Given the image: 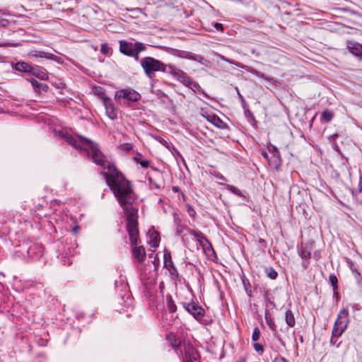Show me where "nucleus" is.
<instances>
[{"label":"nucleus","instance_id":"f257e3e1","mask_svg":"<svg viewBox=\"0 0 362 362\" xmlns=\"http://www.w3.org/2000/svg\"><path fill=\"white\" fill-rule=\"evenodd\" d=\"M107 169L108 172L103 173L106 184L123 209L130 245L136 244L139 240L138 209L133 206L135 197L131 182L113 165H110Z\"/></svg>","mask_w":362,"mask_h":362},{"label":"nucleus","instance_id":"f03ea898","mask_svg":"<svg viewBox=\"0 0 362 362\" xmlns=\"http://www.w3.org/2000/svg\"><path fill=\"white\" fill-rule=\"evenodd\" d=\"M81 141L83 144H86V148H84V150L88 151V154L90 155L91 158L93 159V162L100 166L104 167L105 169L107 170V171H103L102 174L103 176L104 173L108 172L107 167L110 165H113L115 168L120 172L113 163H108L107 165H105V160L103 153L101 152V151L98 148L97 145L93 143L90 139L85 138V137H81ZM105 178V177H104Z\"/></svg>","mask_w":362,"mask_h":362},{"label":"nucleus","instance_id":"7ed1b4c3","mask_svg":"<svg viewBox=\"0 0 362 362\" xmlns=\"http://www.w3.org/2000/svg\"><path fill=\"white\" fill-rule=\"evenodd\" d=\"M140 64L145 74L149 78H153L156 71H162L164 73L166 71L165 67L167 64L151 57L142 58L140 60Z\"/></svg>","mask_w":362,"mask_h":362},{"label":"nucleus","instance_id":"20e7f679","mask_svg":"<svg viewBox=\"0 0 362 362\" xmlns=\"http://www.w3.org/2000/svg\"><path fill=\"white\" fill-rule=\"evenodd\" d=\"M141 98V95L137 91L131 88L119 90L115 94V100L119 104L128 107L132 103L139 101Z\"/></svg>","mask_w":362,"mask_h":362},{"label":"nucleus","instance_id":"39448f33","mask_svg":"<svg viewBox=\"0 0 362 362\" xmlns=\"http://www.w3.org/2000/svg\"><path fill=\"white\" fill-rule=\"evenodd\" d=\"M177 354L182 362H201L198 351L188 340L182 341V346Z\"/></svg>","mask_w":362,"mask_h":362},{"label":"nucleus","instance_id":"423d86ee","mask_svg":"<svg viewBox=\"0 0 362 362\" xmlns=\"http://www.w3.org/2000/svg\"><path fill=\"white\" fill-rule=\"evenodd\" d=\"M349 323V310L347 309H341L337 315V318L334 324L332 333L334 336H341L346 329Z\"/></svg>","mask_w":362,"mask_h":362},{"label":"nucleus","instance_id":"0eeeda50","mask_svg":"<svg viewBox=\"0 0 362 362\" xmlns=\"http://www.w3.org/2000/svg\"><path fill=\"white\" fill-rule=\"evenodd\" d=\"M263 156L267 159L268 164L271 168H274L275 170L279 169L282 163V160L279 151L275 146L269 149L268 152H264Z\"/></svg>","mask_w":362,"mask_h":362},{"label":"nucleus","instance_id":"6e6552de","mask_svg":"<svg viewBox=\"0 0 362 362\" xmlns=\"http://www.w3.org/2000/svg\"><path fill=\"white\" fill-rule=\"evenodd\" d=\"M183 308L190 315H192L197 320L200 321L202 320L205 314L204 309L199 305L198 303H181Z\"/></svg>","mask_w":362,"mask_h":362},{"label":"nucleus","instance_id":"1a4fd4ad","mask_svg":"<svg viewBox=\"0 0 362 362\" xmlns=\"http://www.w3.org/2000/svg\"><path fill=\"white\" fill-rule=\"evenodd\" d=\"M312 249L313 244L309 242L302 243L300 246L298 247V253L303 259L302 267L304 269H307L309 267Z\"/></svg>","mask_w":362,"mask_h":362},{"label":"nucleus","instance_id":"9d476101","mask_svg":"<svg viewBox=\"0 0 362 362\" xmlns=\"http://www.w3.org/2000/svg\"><path fill=\"white\" fill-rule=\"evenodd\" d=\"M119 52L127 57L132 55V53L138 49L140 46H141L144 43L141 42H132L127 41L125 40H121L119 41Z\"/></svg>","mask_w":362,"mask_h":362},{"label":"nucleus","instance_id":"9b49d317","mask_svg":"<svg viewBox=\"0 0 362 362\" xmlns=\"http://www.w3.org/2000/svg\"><path fill=\"white\" fill-rule=\"evenodd\" d=\"M165 70L166 71L165 73L170 74L177 81H180L183 85L185 82H187V80L189 77L183 70L171 64L166 65Z\"/></svg>","mask_w":362,"mask_h":362},{"label":"nucleus","instance_id":"f8f14e48","mask_svg":"<svg viewBox=\"0 0 362 362\" xmlns=\"http://www.w3.org/2000/svg\"><path fill=\"white\" fill-rule=\"evenodd\" d=\"M164 259V268L168 270L171 278L174 280H177L179 278V272L174 265L172 259L170 252L165 250L163 255Z\"/></svg>","mask_w":362,"mask_h":362},{"label":"nucleus","instance_id":"ddd939ff","mask_svg":"<svg viewBox=\"0 0 362 362\" xmlns=\"http://www.w3.org/2000/svg\"><path fill=\"white\" fill-rule=\"evenodd\" d=\"M172 54L180 58L191 59L193 61H197L200 63H202L204 60V57L200 55L194 54L190 52L179 50V49H173Z\"/></svg>","mask_w":362,"mask_h":362},{"label":"nucleus","instance_id":"4468645a","mask_svg":"<svg viewBox=\"0 0 362 362\" xmlns=\"http://www.w3.org/2000/svg\"><path fill=\"white\" fill-rule=\"evenodd\" d=\"M103 103L105 107L106 113L108 117L111 119H115L117 118V110L115 107V105L110 98L108 97H103Z\"/></svg>","mask_w":362,"mask_h":362},{"label":"nucleus","instance_id":"2eb2a0df","mask_svg":"<svg viewBox=\"0 0 362 362\" xmlns=\"http://www.w3.org/2000/svg\"><path fill=\"white\" fill-rule=\"evenodd\" d=\"M132 247V255L134 259L139 262L142 263L146 259V250L141 246L139 245V242L136 244L130 245Z\"/></svg>","mask_w":362,"mask_h":362},{"label":"nucleus","instance_id":"dca6fc26","mask_svg":"<svg viewBox=\"0 0 362 362\" xmlns=\"http://www.w3.org/2000/svg\"><path fill=\"white\" fill-rule=\"evenodd\" d=\"M165 339L170 343L172 349L177 354L182 346V341L180 339L175 333L170 332L166 335Z\"/></svg>","mask_w":362,"mask_h":362},{"label":"nucleus","instance_id":"f3484780","mask_svg":"<svg viewBox=\"0 0 362 362\" xmlns=\"http://www.w3.org/2000/svg\"><path fill=\"white\" fill-rule=\"evenodd\" d=\"M28 57L30 59H36V58H45L47 59H52L54 61H58L59 57L54 55L52 53L45 52L42 51L38 50H31L28 53Z\"/></svg>","mask_w":362,"mask_h":362},{"label":"nucleus","instance_id":"a211bd4d","mask_svg":"<svg viewBox=\"0 0 362 362\" xmlns=\"http://www.w3.org/2000/svg\"><path fill=\"white\" fill-rule=\"evenodd\" d=\"M346 47L349 50V52L359 57L362 58V45L356 41L349 40L346 43Z\"/></svg>","mask_w":362,"mask_h":362},{"label":"nucleus","instance_id":"6ab92c4d","mask_svg":"<svg viewBox=\"0 0 362 362\" xmlns=\"http://www.w3.org/2000/svg\"><path fill=\"white\" fill-rule=\"evenodd\" d=\"M29 74H31L40 80H47L48 78L47 74L37 65L32 66Z\"/></svg>","mask_w":362,"mask_h":362},{"label":"nucleus","instance_id":"aec40b11","mask_svg":"<svg viewBox=\"0 0 362 362\" xmlns=\"http://www.w3.org/2000/svg\"><path fill=\"white\" fill-rule=\"evenodd\" d=\"M148 235H149V241L148 244L151 247L156 248L159 245V243L160 240V235L158 232L156 230H149L148 231Z\"/></svg>","mask_w":362,"mask_h":362},{"label":"nucleus","instance_id":"412c9836","mask_svg":"<svg viewBox=\"0 0 362 362\" xmlns=\"http://www.w3.org/2000/svg\"><path fill=\"white\" fill-rule=\"evenodd\" d=\"M32 66L33 65H31L30 64L26 63L25 62H18L17 63L14 64L12 66L15 70L18 71L29 74Z\"/></svg>","mask_w":362,"mask_h":362},{"label":"nucleus","instance_id":"4be33fe9","mask_svg":"<svg viewBox=\"0 0 362 362\" xmlns=\"http://www.w3.org/2000/svg\"><path fill=\"white\" fill-rule=\"evenodd\" d=\"M189 233L197 239V240L202 247H204L205 245L204 243H206V244L211 246L208 239L204 236V235L202 232L199 230H190Z\"/></svg>","mask_w":362,"mask_h":362},{"label":"nucleus","instance_id":"5701e85b","mask_svg":"<svg viewBox=\"0 0 362 362\" xmlns=\"http://www.w3.org/2000/svg\"><path fill=\"white\" fill-rule=\"evenodd\" d=\"M81 137H82V136H80L78 139H77L70 136L66 138V141L69 144L74 146L75 148L81 149L83 148V146H85L86 147V144H83L81 141Z\"/></svg>","mask_w":362,"mask_h":362},{"label":"nucleus","instance_id":"b1692460","mask_svg":"<svg viewBox=\"0 0 362 362\" xmlns=\"http://www.w3.org/2000/svg\"><path fill=\"white\" fill-rule=\"evenodd\" d=\"M329 283L332 285L333 289V293L338 298V279L335 274H331L329 276Z\"/></svg>","mask_w":362,"mask_h":362},{"label":"nucleus","instance_id":"393cba45","mask_svg":"<svg viewBox=\"0 0 362 362\" xmlns=\"http://www.w3.org/2000/svg\"><path fill=\"white\" fill-rule=\"evenodd\" d=\"M285 321L287 325L290 327H293L296 325V320L293 312L291 310H288L286 312L285 314Z\"/></svg>","mask_w":362,"mask_h":362},{"label":"nucleus","instance_id":"a878e982","mask_svg":"<svg viewBox=\"0 0 362 362\" xmlns=\"http://www.w3.org/2000/svg\"><path fill=\"white\" fill-rule=\"evenodd\" d=\"M187 81V82H185L184 86L190 88L194 92L200 91L201 87L197 81H193L190 77L188 78Z\"/></svg>","mask_w":362,"mask_h":362},{"label":"nucleus","instance_id":"bb28decb","mask_svg":"<svg viewBox=\"0 0 362 362\" xmlns=\"http://www.w3.org/2000/svg\"><path fill=\"white\" fill-rule=\"evenodd\" d=\"M334 113L332 110H325L321 114V120L324 122L328 123L334 118Z\"/></svg>","mask_w":362,"mask_h":362},{"label":"nucleus","instance_id":"cd10ccee","mask_svg":"<svg viewBox=\"0 0 362 362\" xmlns=\"http://www.w3.org/2000/svg\"><path fill=\"white\" fill-rule=\"evenodd\" d=\"M167 306L170 313H174L177 310V306L171 296H168L166 298Z\"/></svg>","mask_w":362,"mask_h":362},{"label":"nucleus","instance_id":"c85d7f7f","mask_svg":"<svg viewBox=\"0 0 362 362\" xmlns=\"http://www.w3.org/2000/svg\"><path fill=\"white\" fill-rule=\"evenodd\" d=\"M212 123L220 129H226L228 127L226 123L223 122L218 116L214 115L212 117Z\"/></svg>","mask_w":362,"mask_h":362},{"label":"nucleus","instance_id":"c756f323","mask_svg":"<svg viewBox=\"0 0 362 362\" xmlns=\"http://www.w3.org/2000/svg\"><path fill=\"white\" fill-rule=\"evenodd\" d=\"M265 320H266L267 324L268 327H269V329L273 332H276V327L275 322L273 320V319L272 318V317L269 316L267 313H265Z\"/></svg>","mask_w":362,"mask_h":362},{"label":"nucleus","instance_id":"7c9ffc66","mask_svg":"<svg viewBox=\"0 0 362 362\" xmlns=\"http://www.w3.org/2000/svg\"><path fill=\"white\" fill-rule=\"evenodd\" d=\"M266 275L268 278L271 279H276L278 276L277 272L272 267H266L264 269Z\"/></svg>","mask_w":362,"mask_h":362},{"label":"nucleus","instance_id":"2f4dec72","mask_svg":"<svg viewBox=\"0 0 362 362\" xmlns=\"http://www.w3.org/2000/svg\"><path fill=\"white\" fill-rule=\"evenodd\" d=\"M146 49V46L143 44L141 46H140L138 49L134 50V52L132 53V55H130V57H133L135 61L138 62L139 60V54L141 52H144Z\"/></svg>","mask_w":362,"mask_h":362},{"label":"nucleus","instance_id":"473e14b6","mask_svg":"<svg viewBox=\"0 0 362 362\" xmlns=\"http://www.w3.org/2000/svg\"><path fill=\"white\" fill-rule=\"evenodd\" d=\"M112 52V48L108 45L107 43H103L100 47V52L105 56L111 55Z\"/></svg>","mask_w":362,"mask_h":362},{"label":"nucleus","instance_id":"72a5a7b5","mask_svg":"<svg viewBox=\"0 0 362 362\" xmlns=\"http://www.w3.org/2000/svg\"><path fill=\"white\" fill-rule=\"evenodd\" d=\"M245 116L247 119L248 122H250L253 126H256L257 121L255 117L249 109L245 110Z\"/></svg>","mask_w":362,"mask_h":362},{"label":"nucleus","instance_id":"f704fd0d","mask_svg":"<svg viewBox=\"0 0 362 362\" xmlns=\"http://www.w3.org/2000/svg\"><path fill=\"white\" fill-rule=\"evenodd\" d=\"M243 284L244 288L245 290V292L247 293L248 296L251 297L252 293V290H251V284H250L249 280L247 279H245V278L243 279Z\"/></svg>","mask_w":362,"mask_h":362},{"label":"nucleus","instance_id":"c9c22d12","mask_svg":"<svg viewBox=\"0 0 362 362\" xmlns=\"http://www.w3.org/2000/svg\"><path fill=\"white\" fill-rule=\"evenodd\" d=\"M133 160L136 163H139L142 168H147L149 166L150 161L148 160H141V158H138V156H134L133 158Z\"/></svg>","mask_w":362,"mask_h":362},{"label":"nucleus","instance_id":"e433bc0d","mask_svg":"<svg viewBox=\"0 0 362 362\" xmlns=\"http://www.w3.org/2000/svg\"><path fill=\"white\" fill-rule=\"evenodd\" d=\"M261 332L258 327H255L252 334V340L253 341H257L260 338Z\"/></svg>","mask_w":362,"mask_h":362},{"label":"nucleus","instance_id":"4c0bfd02","mask_svg":"<svg viewBox=\"0 0 362 362\" xmlns=\"http://www.w3.org/2000/svg\"><path fill=\"white\" fill-rule=\"evenodd\" d=\"M119 148L124 151H129L133 148V144L131 143H124L120 145Z\"/></svg>","mask_w":362,"mask_h":362},{"label":"nucleus","instance_id":"58836bf2","mask_svg":"<svg viewBox=\"0 0 362 362\" xmlns=\"http://www.w3.org/2000/svg\"><path fill=\"white\" fill-rule=\"evenodd\" d=\"M227 188L233 194L238 195V196H242V193H241L240 190L239 189H238L237 187H235L233 185H228Z\"/></svg>","mask_w":362,"mask_h":362},{"label":"nucleus","instance_id":"ea45409f","mask_svg":"<svg viewBox=\"0 0 362 362\" xmlns=\"http://www.w3.org/2000/svg\"><path fill=\"white\" fill-rule=\"evenodd\" d=\"M187 211L190 217H194L196 214V211L194 208L190 204L186 205Z\"/></svg>","mask_w":362,"mask_h":362},{"label":"nucleus","instance_id":"a19ab883","mask_svg":"<svg viewBox=\"0 0 362 362\" xmlns=\"http://www.w3.org/2000/svg\"><path fill=\"white\" fill-rule=\"evenodd\" d=\"M253 347L254 349L259 354H262L264 352V347L261 344L255 343L254 344Z\"/></svg>","mask_w":362,"mask_h":362},{"label":"nucleus","instance_id":"79ce46f5","mask_svg":"<svg viewBox=\"0 0 362 362\" xmlns=\"http://www.w3.org/2000/svg\"><path fill=\"white\" fill-rule=\"evenodd\" d=\"M340 336H334L333 333L332 332V337L330 339V344L332 345H336L337 347H338L340 344V343H337V338H339Z\"/></svg>","mask_w":362,"mask_h":362},{"label":"nucleus","instance_id":"37998d69","mask_svg":"<svg viewBox=\"0 0 362 362\" xmlns=\"http://www.w3.org/2000/svg\"><path fill=\"white\" fill-rule=\"evenodd\" d=\"M30 83L32 84V86L35 88V90L39 89L40 88L41 85H42V83H39L35 79H31L30 80Z\"/></svg>","mask_w":362,"mask_h":362},{"label":"nucleus","instance_id":"c03bdc74","mask_svg":"<svg viewBox=\"0 0 362 362\" xmlns=\"http://www.w3.org/2000/svg\"><path fill=\"white\" fill-rule=\"evenodd\" d=\"M214 28L218 30V31H221V32H223L224 30V27L223 25L221 24V23H214Z\"/></svg>","mask_w":362,"mask_h":362},{"label":"nucleus","instance_id":"a18cd8bd","mask_svg":"<svg viewBox=\"0 0 362 362\" xmlns=\"http://www.w3.org/2000/svg\"><path fill=\"white\" fill-rule=\"evenodd\" d=\"M355 277L357 280L358 284L362 287V276H361V274L358 271H355Z\"/></svg>","mask_w":362,"mask_h":362},{"label":"nucleus","instance_id":"49530a36","mask_svg":"<svg viewBox=\"0 0 362 362\" xmlns=\"http://www.w3.org/2000/svg\"><path fill=\"white\" fill-rule=\"evenodd\" d=\"M9 25V21L0 18V27H6Z\"/></svg>","mask_w":362,"mask_h":362},{"label":"nucleus","instance_id":"de8ad7c7","mask_svg":"<svg viewBox=\"0 0 362 362\" xmlns=\"http://www.w3.org/2000/svg\"><path fill=\"white\" fill-rule=\"evenodd\" d=\"M273 362H288V361L285 358H284L281 356H279L274 358Z\"/></svg>","mask_w":362,"mask_h":362},{"label":"nucleus","instance_id":"09e8293b","mask_svg":"<svg viewBox=\"0 0 362 362\" xmlns=\"http://www.w3.org/2000/svg\"><path fill=\"white\" fill-rule=\"evenodd\" d=\"M40 88L43 90H47V88H48V86L46 85V84H42L41 85Z\"/></svg>","mask_w":362,"mask_h":362},{"label":"nucleus","instance_id":"8fccbe9b","mask_svg":"<svg viewBox=\"0 0 362 362\" xmlns=\"http://www.w3.org/2000/svg\"><path fill=\"white\" fill-rule=\"evenodd\" d=\"M173 191L175 192H180V188L178 187H173L172 188Z\"/></svg>","mask_w":362,"mask_h":362},{"label":"nucleus","instance_id":"3c124183","mask_svg":"<svg viewBox=\"0 0 362 362\" xmlns=\"http://www.w3.org/2000/svg\"><path fill=\"white\" fill-rule=\"evenodd\" d=\"M236 362H245V359L243 358H240L238 361H237Z\"/></svg>","mask_w":362,"mask_h":362},{"label":"nucleus","instance_id":"603ef678","mask_svg":"<svg viewBox=\"0 0 362 362\" xmlns=\"http://www.w3.org/2000/svg\"><path fill=\"white\" fill-rule=\"evenodd\" d=\"M141 156H142L141 153H140L139 152L136 153V156H138V158H140V157H141Z\"/></svg>","mask_w":362,"mask_h":362},{"label":"nucleus","instance_id":"864d4df0","mask_svg":"<svg viewBox=\"0 0 362 362\" xmlns=\"http://www.w3.org/2000/svg\"><path fill=\"white\" fill-rule=\"evenodd\" d=\"M237 92H238V96H239L241 99H243V96L241 95V94L240 93V92H239V90H237Z\"/></svg>","mask_w":362,"mask_h":362},{"label":"nucleus","instance_id":"5fc2aeb1","mask_svg":"<svg viewBox=\"0 0 362 362\" xmlns=\"http://www.w3.org/2000/svg\"><path fill=\"white\" fill-rule=\"evenodd\" d=\"M237 92H238V96H239L241 99H243V96L241 95V94L240 93V92H239V90H237Z\"/></svg>","mask_w":362,"mask_h":362},{"label":"nucleus","instance_id":"6e6d98bb","mask_svg":"<svg viewBox=\"0 0 362 362\" xmlns=\"http://www.w3.org/2000/svg\"><path fill=\"white\" fill-rule=\"evenodd\" d=\"M252 21L253 22H257V23H260V21L259 20H252Z\"/></svg>","mask_w":362,"mask_h":362},{"label":"nucleus","instance_id":"4d7b16f0","mask_svg":"<svg viewBox=\"0 0 362 362\" xmlns=\"http://www.w3.org/2000/svg\"><path fill=\"white\" fill-rule=\"evenodd\" d=\"M156 188H160V186L159 185H156Z\"/></svg>","mask_w":362,"mask_h":362}]
</instances>
